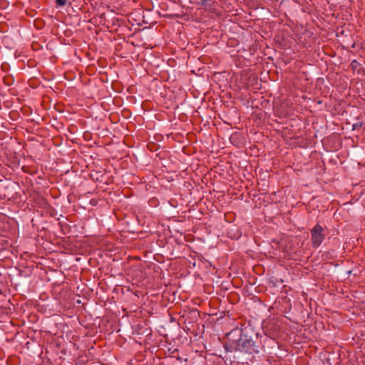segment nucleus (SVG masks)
I'll use <instances>...</instances> for the list:
<instances>
[{
  "label": "nucleus",
  "instance_id": "1",
  "mask_svg": "<svg viewBox=\"0 0 365 365\" xmlns=\"http://www.w3.org/2000/svg\"><path fill=\"white\" fill-rule=\"evenodd\" d=\"M224 349L227 352H240L247 354H259L258 334L253 329L235 328L227 334Z\"/></svg>",
  "mask_w": 365,
  "mask_h": 365
},
{
  "label": "nucleus",
  "instance_id": "2",
  "mask_svg": "<svg viewBox=\"0 0 365 365\" xmlns=\"http://www.w3.org/2000/svg\"><path fill=\"white\" fill-rule=\"evenodd\" d=\"M140 313L143 321L138 320V335H144L148 336L151 334L152 330L149 327V321L148 318L150 317L151 312L150 310H145L143 307H140Z\"/></svg>",
  "mask_w": 365,
  "mask_h": 365
},
{
  "label": "nucleus",
  "instance_id": "3",
  "mask_svg": "<svg viewBox=\"0 0 365 365\" xmlns=\"http://www.w3.org/2000/svg\"><path fill=\"white\" fill-rule=\"evenodd\" d=\"M324 231V227L319 224H317L311 230V240L313 247L317 248L322 245L323 240L325 238Z\"/></svg>",
  "mask_w": 365,
  "mask_h": 365
},
{
  "label": "nucleus",
  "instance_id": "4",
  "mask_svg": "<svg viewBox=\"0 0 365 365\" xmlns=\"http://www.w3.org/2000/svg\"><path fill=\"white\" fill-rule=\"evenodd\" d=\"M139 1L140 0H138ZM140 6L141 9H145L147 11H150L153 8V5L149 0H143V1L140 2Z\"/></svg>",
  "mask_w": 365,
  "mask_h": 365
},
{
  "label": "nucleus",
  "instance_id": "5",
  "mask_svg": "<svg viewBox=\"0 0 365 365\" xmlns=\"http://www.w3.org/2000/svg\"><path fill=\"white\" fill-rule=\"evenodd\" d=\"M21 170L25 173H28L29 175H34L37 173V169L34 167H30L27 165H23L21 167Z\"/></svg>",
  "mask_w": 365,
  "mask_h": 365
},
{
  "label": "nucleus",
  "instance_id": "6",
  "mask_svg": "<svg viewBox=\"0 0 365 365\" xmlns=\"http://www.w3.org/2000/svg\"><path fill=\"white\" fill-rule=\"evenodd\" d=\"M150 232V230H138V239L143 240L144 238H146L147 234Z\"/></svg>",
  "mask_w": 365,
  "mask_h": 365
},
{
  "label": "nucleus",
  "instance_id": "7",
  "mask_svg": "<svg viewBox=\"0 0 365 365\" xmlns=\"http://www.w3.org/2000/svg\"><path fill=\"white\" fill-rule=\"evenodd\" d=\"M350 66L353 71H356L359 68V67L361 66V64L356 60H353L351 62Z\"/></svg>",
  "mask_w": 365,
  "mask_h": 365
},
{
  "label": "nucleus",
  "instance_id": "8",
  "mask_svg": "<svg viewBox=\"0 0 365 365\" xmlns=\"http://www.w3.org/2000/svg\"><path fill=\"white\" fill-rule=\"evenodd\" d=\"M142 10H143V13L141 14L143 16V20H142L143 23H144L145 24H152V22L150 21L151 19L150 18H147L146 19L145 15H144V10L145 9H142ZM139 11H140V9L138 8V14H140Z\"/></svg>",
  "mask_w": 365,
  "mask_h": 365
},
{
  "label": "nucleus",
  "instance_id": "9",
  "mask_svg": "<svg viewBox=\"0 0 365 365\" xmlns=\"http://www.w3.org/2000/svg\"><path fill=\"white\" fill-rule=\"evenodd\" d=\"M138 178L140 180V181L138 182V186L140 185L142 188L147 190V185L145 184L146 180H143V177L140 178V176H138Z\"/></svg>",
  "mask_w": 365,
  "mask_h": 365
},
{
  "label": "nucleus",
  "instance_id": "10",
  "mask_svg": "<svg viewBox=\"0 0 365 365\" xmlns=\"http://www.w3.org/2000/svg\"><path fill=\"white\" fill-rule=\"evenodd\" d=\"M362 123L361 122H357L352 125L353 130H359L362 127Z\"/></svg>",
  "mask_w": 365,
  "mask_h": 365
},
{
  "label": "nucleus",
  "instance_id": "11",
  "mask_svg": "<svg viewBox=\"0 0 365 365\" xmlns=\"http://www.w3.org/2000/svg\"><path fill=\"white\" fill-rule=\"evenodd\" d=\"M56 3L58 6H63L66 4L67 0H56Z\"/></svg>",
  "mask_w": 365,
  "mask_h": 365
},
{
  "label": "nucleus",
  "instance_id": "12",
  "mask_svg": "<svg viewBox=\"0 0 365 365\" xmlns=\"http://www.w3.org/2000/svg\"><path fill=\"white\" fill-rule=\"evenodd\" d=\"M140 274H138V279L139 278H145L147 273L145 272V274H144L142 269L140 270Z\"/></svg>",
  "mask_w": 365,
  "mask_h": 365
},
{
  "label": "nucleus",
  "instance_id": "13",
  "mask_svg": "<svg viewBox=\"0 0 365 365\" xmlns=\"http://www.w3.org/2000/svg\"><path fill=\"white\" fill-rule=\"evenodd\" d=\"M208 0H201L199 3V5L200 6H206V3Z\"/></svg>",
  "mask_w": 365,
  "mask_h": 365
},
{
  "label": "nucleus",
  "instance_id": "14",
  "mask_svg": "<svg viewBox=\"0 0 365 365\" xmlns=\"http://www.w3.org/2000/svg\"><path fill=\"white\" fill-rule=\"evenodd\" d=\"M146 103L145 102H143L142 104H141V108L142 109L145 111L148 108H146Z\"/></svg>",
  "mask_w": 365,
  "mask_h": 365
},
{
  "label": "nucleus",
  "instance_id": "15",
  "mask_svg": "<svg viewBox=\"0 0 365 365\" xmlns=\"http://www.w3.org/2000/svg\"><path fill=\"white\" fill-rule=\"evenodd\" d=\"M145 29H147V26H145V27H144V28H143V29H140V28H138V32H140V31H144Z\"/></svg>",
  "mask_w": 365,
  "mask_h": 365
},
{
  "label": "nucleus",
  "instance_id": "16",
  "mask_svg": "<svg viewBox=\"0 0 365 365\" xmlns=\"http://www.w3.org/2000/svg\"><path fill=\"white\" fill-rule=\"evenodd\" d=\"M143 245V242H138V250H140V246Z\"/></svg>",
  "mask_w": 365,
  "mask_h": 365
},
{
  "label": "nucleus",
  "instance_id": "17",
  "mask_svg": "<svg viewBox=\"0 0 365 365\" xmlns=\"http://www.w3.org/2000/svg\"><path fill=\"white\" fill-rule=\"evenodd\" d=\"M141 356V355L138 353V361H141L142 359H140V357Z\"/></svg>",
  "mask_w": 365,
  "mask_h": 365
},
{
  "label": "nucleus",
  "instance_id": "18",
  "mask_svg": "<svg viewBox=\"0 0 365 365\" xmlns=\"http://www.w3.org/2000/svg\"><path fill=\"white\" fill-rule=\"evenodd\" d=\"M143 252V253H148V251L147 250H144Z\"/></svg>",
  "mask_w": 365,
  "mask_h": 365
},
{
  "label": "nucleus",
  "instance_id": "19",
  "mask_svg": "<svg viewBox=\"0 0 365 365\" xmlns=\"http://www.w3.org/2000/svg\"><path fill=\"white\" fill-rule=\"evenodd\" d=\"M142 266V264H140V266L138 265V269Z\"/></svg>",
  "mask_w": 365,
  "mask_h": 365
}]
</instances>
